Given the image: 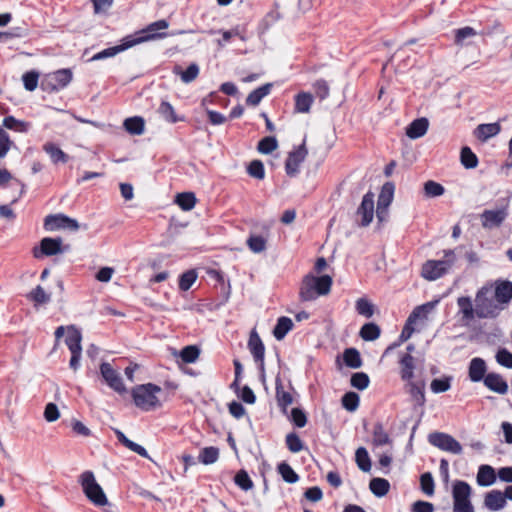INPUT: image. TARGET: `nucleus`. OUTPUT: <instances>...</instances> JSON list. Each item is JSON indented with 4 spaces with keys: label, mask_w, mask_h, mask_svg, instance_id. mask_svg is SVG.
I'll return each mask as SVG.
<instances>
[{
    "label": "nucleus",
    "mask_w": 512,
    "mask_h": 512,
    "mask_svg": "<svg viewBox=\"0 0 512 512\" xmlns=\"http://www.w3.org/2000/svg\"><path fill=\"white\" fill-rule=\"evenodd\" d=\"M135 406L142 411H153L161 407L162 388L152 383L135 386L132 391Z\"/></svg>",
    "instance_id": "1"
},
{
    "label": "nucleus",
    "mask_w": 512,
    "mask_h": 512,
    "mask_svg": "<svg viewBox=\"0 0 512 512\" xmlns=\"http://www.w3.org/2000/svg\"><path fill=\"white\" fill-rule=\"evenodd\" d=\"M332 286V278L328 275H306L301 283L300 297L304 301L315 300L318 296L327 295Z\"/></svg>",
    "instance_id": "2"
},
{
    "label": "nucleus",
    "mask_w": 512,
    "mask_h": 512,
    "mask_svg": "<svg viewBox=\"0 0 512 512\" xmlns=\"http://www.w3.org/2000/svg\"><path fill=\"white\" fill-rule=\"evenodd\" d=\"M65 336V344L71 352L70 368L77 371L80 366V358L82 354L81 332L73 325L60 326L55 331L56 340Z\"/></svg>",
    "instance_id": "3"
},
{
    "label": "nucleus",
    "mask_w": 512,
    "mask_h": 512,
    "mask_svg": "<svg viewBox=\"0 0 512 512\" xmlns=\"http://www.w3.org/2000/svg\"><path fill=\"white\" fill-rule=\"evenodd\" d=\"M438 301L428 302L416 307L409 315L406 324L401 332L400 341H407L417 330L418 326L424 325L428 315L434 310Z\"/></svg>",
    "instance_id": "4"
},
{
    "label": "nucleus",
    "mask_w": 512,
    "mask_h": 512,
    "mask_svg": "<svg viewBox=\"0 0 512 512\" xmlns=\"http://www.w3.org/2000/svg\"><path fill=\"white\" fill-rule=\"evenodd\" d=\"M490 292L491 288L484 286L476 293L475 303L477 318H496L504 309V307L498 304L496 299H492L489 296Z\"/></svg>",
    "instance_id": "5"
},
{
    "label": "nucleus",
    "mask_w": 512,
    "mask_h": 512,
    "mask_svg": "<svg viewBox=\"0 0 512 512\" xmlns=\"http://www.w3.org/2000/svg\"><path fill=\"white\" fill-rule=\"evenodd\" d=\"M79 482L83 493L96 506H105L108 499L100 484L96 481L95 475L91 471L83 472L79 477Z\"/></svg>",
    "instance_id": "6"
},
{
    "label": "nucleus",
    "mask_w": 512,
    "mask_h": 512,
    "mask_svg": "<svg viewBox=\"0 0 512 512\" xmlns=\"http://www.w3.org/2000/svg\"><path fill=\"white\" fill-rule=\"evenodd\" d=\"M455 262V255L453 251L445 252V259L443 260H428L426 261L421 270V275L424 279L429 281L437 280L448 272Z\"/></svg>",
    "instance_id": "7"
},
{
    "label": "nucleus",
    "mask_w": 512,
    "mask_h": 512,
    "mask_svg": "<svg viewBox=\"0 0 512 512\" xmlns=\"http://www.w3.org/2000/svg\"><path fill=\"white\" fill-rule=\"evenodd\" d=\"M454 512H474L470 501L471 487L464 481H455L452 488Z\"/></svg>",
    "instance_id": "8"
},
{
    "label": "nucleus",
    "mask_w": 512,
    "mask_h": 512,
    "mask_svg": "<svg viewBox=\"0 0 512 512\" xmlns=\"http://www.w3.org/2000/svg\"><path fill=\"white\" fill-rule=\"evenodd\" d=\"M156 35H149V36H140V37H132L128 36L122 40V43L120 45L110 47L107 49H104L95 55L92 56L90 59L91 61H99L106 58L114 57L118 53L123 52L129 48H132L138 44L149 42L150 39L155 38Z\"/></svg>",
    "instance_id": "9"
},
{
    "label": "nucleus",
    "mask_w": 512,
    "mask_h": 512,
    "mask_svg": "<svg viewBox=\"0 0 512 512\" xmlns=\"http://www.w3.org/2000/svg\"><path fill=\"white\" fill-rule=\"evenodd\" d=\"M69 250V245H64L61 238L45 237L39 246L33 248V256L37 259L43 256H54Z\"/></svg>",
    "instance_id": "10"
},
{
    "label": "nucleus",
    "mask_w": 512,
    "mask_h": 512,
    "mask_svg": "<svg viewBox=\"0 0 512 512\" xmlns=\"http://www.w3.org/2000/svg\"><path fill=\"white\" fill-rule=\"evenodd\" d=\"M73 78L69 69H60L47 74L42 81V88L46 91H58L65 88Z\"/></svg>",
    "instance_id": "11"
},
{
    "label": "nucleus",
    "mask_w": 512,
    "mask_h": 512,
    "mask_svg": "<svg viewBox=\"0 0 512 512\" xmlns=\"http://www.w3.org/2000/svg\"><path fill=\"white\" fill-rule=\"evenodd\" d=\"M44 228L48 232L59 230L77 231L80 228L76 219L70 218L64 214L48 215L44 219Z\"/></svg>",
    "instance_id": "12"
},
{
    "label": "nucleus",
    "mask_w": 512,
    "mask_h": 512,
    "mask_svg": "<svg viewBox=\"0 0 512 512\" xmlns=\"http://www.w3.org/2000/svg\"><path fill=\"white\" fill-rule=\"evenodd\" d=\"M428 440L430 444L443 451L452 454H460L462 452L461 444L451 435L435 432L429 435Z\"/></svg>",
    "instance_id": "13"
},
{
    "label": "nucleus",
    "mask_w": 512,
    "mask_h": 512,
    "mask_svg": "<svg viewBox=\"0 0 512 512\" xmlns=\"http://www.w3.org/2000/svg\"><path fill=\"white\" fill-rule=\"evenodd\" d=\"M101 375L105 383L116 393L124 395L127 389L122 381L120 374L109 363H102L100 366Z\"/></svg>",
    "instance_id": "14"
},
{
    "label": "nucleus",
    "mask_w": 512,
    "mask_h": 512,
    "mask_svg": "<svg viewBox=\"0 0 512 512\" xmlns=\"http://www.w3.org/2000/svg\"><path fill=\"white\" fill-rule=\"evenodd\" d=\"M393 195L394 185L392 183L384 184L379 194L377 203V218L380 222L385 220L386 210L393 200Z\"/></svg>",
    "instance_id": "15"
},
{
    "label": "nucleus",
    "mask_w": 512,
    "mask_h": 512,
    "mask_svg": "<svg viewBox=\"0 0 512 512\" xmlns=\"http://www.w3.org/2000/svg\"><path fill=\"white\" fill-rule=\"evenodd\" d=\"M507 217V209H490L481 214L482 226L486 229L499 227Z\"/></svg>",
    "instance_id": "16"
},
{
    "label": "nucleus",
    "mask_w": 512,
    "mask_h": 512,
    "mask_svg": "<svg viewBox=\"0 0 512 512\" xmlns=\"http://www.w3.org/2000/svg\"><path fill=\"white\" fill-rule=\"evenodd\" d=\"M494 298L504 309L512 299V282L508 280H497L493 284Z\"/></svg>",
    "instance_id": "17"
},
{
    "label": "nucleus",
    "mask_w": 512,
    "mask_h": 512,
    "mask_svg": "<svg viewBox=\"0 0 512 512\" xmlns=\"http://www.w3.org/2000/svg\"><path fill=\"white\" fill-rule=\"evenodd\" d=\"M305 144L300 145L296 150L289 153L286 160L285 169L288 175L294 176L298 173L300 164L307 156Z\"/></svg>",
    "instance_id": "18"
},
{
    "label": "nucleus",
    "mask_w": 512,
    "mask_h": 512,
    "mask_svg": "<svg viewBox=\"0 0 512 512\" xmlns=\"http://www.w3.org/2000/svg\"><path fill=\"white\" fill-rule=\"evenodd\" d=\"M357 214L361 218L362 226H368L372 222L374 218V195L372 193L364 195Z\"/></svg>",
    "instance_id": "19"
},
{
    "label": "nucleus",
    "mask_w": 512,
    "mask_h": 512,
    "mask_svg": "<svg viewBox=\"0 0 512 512\" xmlns=\"http://www.w3.org/2000/svg\"><path fill=\"white\" fill-rule=\"evenodd\" d=\"M501 132V125L498 122L479 124L473 130V136L480 142L484 143L489 139L497 136Z\"/></svg>",
    "instance_id": "20"
},
{
    "label": "nucleus",
    "mask_w": 512,
    "mask_h": 512,
    "mask_svg": "<svg viewBox=\"0 0 512 512\" xmlns=\"http://www.w3.org/2000/svg\"><path fill=\"white\" fill-rule=\"evenodd\" d=\"M168 27L169 23L166 20H158L149 24L145 29L139 31L135 37L156 35L155 38H152L149 41L163 39L166 38L168 34L165 32H161V30H166Z\"/></svg>",
    "instance_id": "21"
},
{
    "label": "nucleus",
    "mask_w": 512,
    "mask_h": 512,
    "mask_svg": "<svg viewBox=\"0 0 512 512\" xmlns=\"http://www.w3.org/2000/svg\"><path fill=\"white\" fill-rule=\"evenodd\" d=\"M507 504L504 493L499 490L488 492L484 498V505L490 511L502 510Z\"/></svg>",
    "instance_id": "22"
},
{
    "label": "nucleus",
    "mask_w": 512,
    "mask_h": 512,
    "mask_svg": "<svg viewBox=\"0 0 512 512\" xmlns=\"http://www.w3.org/2000/svg\"><path fill=\"white\" fill-rule=\"evenodd\" d=\"M485 386L498 394L504 395L508 391V384L503 377L496 373H489L484 378Z\"/></svg>",
    "instance_id": "23"
},
{
    "label": "nucleus",
    "mask_w": 512,
    "mask_h": 512,
    "mask_svg": "<svg viewBox=\"0 0 512 512\" xmlns=\"http://www.w3.org/2000/svg\"><path fill=\"white\" fill-rule=\"evenodd\" d=\"M2 127L19 134H26L31 130L32 124L28 121L17 119L14 116L9 115L3 119Z\"/></svg>",
    "instance_id": "24"
},
{
    "label": "nucleus",
    "mask_w": 512,
    "mask_h": 512,
    "mask_svg": "<svg viewBox=\"0 0 512 512\" xmlns=\"http://www.w3.org/2000/svg\"><path fill=\"white\" fill-rule=\"evenodd\" d=\"M424 386L423 382H415L414 380L405 382L406 391L418 406H423L425 403Z\"/></svg>",
    "instance_id": "25"
},
{
    "label": "nucleus",
    "mask_w": 512,
    "mask_h": 512,
    "mask_svg": "<svg viewBox=\"0 0 512 512\" xmlns=\"http://www.w3.org/2000/svg\"><path fill=\"white\" fill-rule=\"evenodd\" d=\"M415 362L411 354H405L400 359V376L404 382L414 379Z\"/></svg>",
    "instance_id": "26"
},
{
    "label": "nucleus",
    "mask_w": 512,
    "mask_h": 512,
    "mask_svg": "<svg viewBox=\"0 0 512 512\" xmlns=\"http://www.w3.org/2000/svg\"><path fill=\"white\" fill-rule=\"evenodd\" d=\"M429 122L426 118L414 120L406 129V135L410 139H417L424 136L428 130Z\"/></svg>",
    "instance_id": "27"
},
{
    "label": "nucleus",
    "mask_w": 512,
    "mask_h": 512,
    "mask_svg": "<svg viewBox=\"0 0 512 512\" xmlns=\"http://www.w3.org/2000/svg\"><path fill=\"white\" fill-rule=\"evenodd\" d=\"M43 150L50 157L51 161L54 164H58V163L64 164L69 159L68 155L53 142H46L43 145Z\"/></svg>",
    "instance_id": "28"
},
{
    "label": "nucleus",
    "mask_w": 512,
    "mask_h": 512,
    "mask_svg": "<svg viewBox=\"0 0 512 512\" xmlns=\"http://www.w3.org/2000/svg\"><path fill=\"white\" fill-rule=\"evenodd\" d=\"M457 304L463 321L470 322L476 317V307H473L471 298L464 296L459 297Z\"/></svg>",
    "instance_id": "29"
},
{
    "label": "nucleus",
    "mask_w": 512,
    "mask_h": 512,
    "mask_svg": "<svg viewBox=\"0 0 512 512\" xmlns=\"http://www.w3.org/2000/svg\"><path fill=\"white\" fill-rule=\"evenodd\" d=\"M476 479L479 486H491L496 481L495 470L489 465H481L479 467Z\"/></svg>",
    "instance_id": "30"
},
{
    "label": "nucleus",
    "mask_w": 512,
    "mask_h": 512,
    "mask_svg": "<svg viewBox=\"0 0 512 512\" xmlns=\"http://www.w3.org/2000/svg\"><path fill=\"white\" fill-rule=\"evenodd\" d=\"M486 373L485 361L481 358H473L469 365V378L472 382H479Z\"/></svg>",
    "instance_id": "31"
},
{
    "label": "nucleus",
    "mask_w": 512,
    "mask_h": 512,
    "mask_svg": "<svg viewBox=\"0 0 512 512\" xmlns=\"http://www.w3.org/2000/svg\"><path fill=\"white\" fill-rule=\"evenodd\" d=\"M248 346L254 359L262 362L264 359L265 348L259 335L255 331H252L250 334Z\"/></svg>",
    "instance_id": "32"
},
{
    "label": "nucleus",
    "mask_w": 512,
    "mask_h": 512,
    "mask_svg": "<svg viewBox=\"0 0 512 512\" xmlns=\"http://www.w3.org/2000/svg\"><path fill=\"white\" fill-rule=\"evenodd\" d=\"M115 434L117 436V439L130 451L144 457L149 458V454L147 450L141 446L140 444L130 440L125 436V434L120 430H115Z\"/></svg>",
    "instance_id": "33"
},
{
    "label": "nucleus",
    "mask_w": 512,
    "mask_h": 512,
    "mask_svg": "<svg viewBox=\"0 0 512 512\" xmlns=\"http://www.w3.org/2000/svg\"><path fill=\"white\" fill-rule=\"evenodd\" d=\"M174 202L183 210L191 211L197 202L196 196L192 192H182L175 196Z\"/></svg>",
    "instance_id": "34"
},
{
    "label": "nucleus",
    "mask_w": 512,
    "mask_h": 512,
    "mask_svg": "<svg viewBox=\"0 0 512 512\" xmlns=\"http://www.w3.org/2000/svg\"><path fill=\"white\" fill-rule=\"evenodd\" d=\"M313 96L307 92H301L295 97V111L297 113H308L313 104Z\"/></svg>",
    "instance_id": "35"
},
{
    "label": "nucleus",
    "mask_w": 512,
    "mask_h": 512,
    "mask_svg": "<svg viewBox=\"0 0 512 512\" xmlns=\"http://www.w3.org/2000/svg\"><path fill=\"white\" fill-rule=\"evenodd\" d=\"M219 449L214 446L205 447L199 452L198 460L204 465H212L219 459Z\"/></svg>",
    "instance_id": "36"
},
{
    "label": "nucleus",
    "mask_w": 512,
    "mask_h": 512,
    "mask_svg": "<svg viewBox=\"0 0 512 512\" xmlns=\"http://www.w3.org/2000/svg\"><path fill=\"white\" fill-rule=\"evenodd\" d=\"M369 489L376 497H383L389 492L390 483L384 478H373L369 483Z\"/></svg>",
    "instance_id": "37"
},
{
    "label": "nucleus",
    "mask_w": 512,
    "mask_h": 512,
    "mask_svg": "<svg viewBox=\"0 0 512 512\" xmlns=\"http://www.w3.org/2000/svg\"><path fill=\"white\" fill-rule=\"evenodd\" d=\"M292 328L293 321L290 318L280 317L274 327L273 335L277 340H282Z\"/></svg>",
    "instance_id": "38"
},
{
    "label": "nucleus",
    "mask_w": 512,
    "mask_h": 512,
    "mask_svg": "<svg viewBox=\"0 0 512 512\" xmlns=\"http://www.w3.org/2000/svg\"><path fill=\"white\" fill-rule=\"evenodd\" d=\"M123 125L130 134L141 135L144 132L145 122L142 117L135 116L127 118Z\"/></svg>",
    "instance_id": "39"
},
{
    "label": "nucleus",
    "mask_w": 512,
    "mask_h": 512,
    "mask_svg": "<svg viewBox=\"0 0 512 512\" xmlns=\"http://www.w3.org/2000/svg\"><path fill=\"white\" fill-rule=\"evenodd\" d=\"M272 84L267 83L252 91L246 99V103L251 106L258 105L261 100L270 93Z\"/></svg>",
    "instance_id": "40"
},
{
    "label": "nucleus",
    "mask_w": 512,
    "mask_h": 512,
    "mask_svg": "<svg viewBox=\"0 0 512 512\" xmlns=\"http://www.w3.org/2000/svg\"><path fill=\"white\" fill-rule=\"evenodd\" d=\"M157 112L161 115V117L170 123H176L182 120L176 115L174 107L167 101L161 102Z\"/></svg>",
    "instance_id": "41"
},
{
    "label": "nucleus",
    "mask_w": 512,
    "mask_h": 512,
    "mask_svg": "<svg viewBox=\"0 0 512 512\" xmlns=\"http://www.w3.org/2000/svg\"><path fill=\"white\" fill-rule=\"evenodd\" d=\"M343 360L348 367L353 369H357L362 366L360 354L355 348L346 349L343 353Z\"/></svg>",
    "instance_id": "42"
},
{
    "label": "nucleus",
    "mask_w": 512,
    "mask_h": 512,
    "mask_svg": "<svg viewBox=\"0 0 512 512\" xmlns=\"http://www.w3.org/2000/svg\"><path fill=\"white\" fill-rule=\"evenodd\" d=\"M355 461L359 469L363 472H369L371 470V460L364 447H360L356 450Z\"/></svg>",
    "instance_id": "43"
},
{
    "label": "nucleus",
    "mask_w": 512,
    "mask_h": 512,
    "mask_svg": "<svg viewBox=\"0 0 512 512\" xmlns=\"http://www.w3.org/2000/svg\"><path fill=\"white\" fill-rule=\"evenodd\" d=\"M175 73L178 74L184 83H191L199 75V67L197 64H191L185 71H182L179 67L175 68Z\"/></svg>",
    "instance_id": "44"
},
{
    "label": "nucleus",
    "mask_w": 512,
    "mask_h": 512,
    "mask_svg": "<svg viewBox=\"0 0 512 512\" xmlns=\"http://www.w3.org/2000/svg\"><path fill=\"white\" fill-rule=\"evenodd\" d=\"M355 308L360 315L366 318L372 317L375 312L374 304L366 298L357 299L355 303Z\"/></svg>",
    "instance_id": "45"
},
{
    "label": "nucleus",
    "mask_w": 512,
    "mask_h": 512,
    "mask_svg": "<svg viewBox=\"0 0 512 512\" xmlns=\"http://www.w3.org/2000/svg\"><path fill=\"white\" fill-rule=\"evenodd\" d=\"M462 165L467 169H473L478 165V158L469 147H463L460 153Z\"/></svg>",
    "instance_id": "46"
},
{
    "label": "nucleus",
    "mask_w": 512,
    "mask_h": 512,
    "mask_svg": "<svg viewBox=\"0 0 512 512\" xmlns=\"http://www.w3.org/2000/svg\"><path fill=\"white\" fill-rule=\"evenodd\" d=\"M200 355V350L197 346L189 345L184 347L179 352V357L184 363H194Z\"/></svg>",
    "instance_id": "47"
},
{
    "label": "nucleus",
    "mask_w": 512,
    "mask_h": 512,
    "mask_svg": "<svg viewBox=\"0 0 512 512\" xmlns=\"http://www.w3.org/2000/svg\"><path fill=\"white\" fill-rule=\"evenodd\" d=\"M39 77H40V74L35 70H31V71L24 73L22 75V81H23L24 88L30 92L36 90V88L38 86Z\"/></svg>",
    "instance_id": "48"
},
{
    "label": "nucleus",
    "mask_w": 512,
    "mask_h": 512,
    "mask_svg": "<svg viewBox=\"0 0 512 512\" xmlns=\"http://www.w3.org/2000/svg\"><path fill=\"white\" fill-rule=\"evenodd\" d=\"M372 443L374 447L390 444V438L381 425H377L373 431Z\"/></svg>",
    "instance_id": "49"
},
{
    "label": "nucleus",
    "mask_w": 512,
    "mask_h": 512,
    "mask_svg": "<svg viewBox=\"0 0 512 512\" xmlns=\"http://www.w3.org/2000/svg\"><path fill=\"white\" fill-rule=\"evenodd\" d=\"M234 482L240 489L244 491H249L254 486L253 481L245 470H240L236 473Z\"/></svg>",
    "instance_id": "50"
},
{
    "label": "nucleus",
    "mask_w": 512,
    "mask_h": 512,
    "mask_svg": "<svg viewBox=\"0 0 512 512\" xmlns=\"http://www.w3.org/2000/svg\"><path fill=\"white\" fill-rule=\"evenodd\" d=\"M379 335L380 328L374 323H367L360 330V336L366 341L376 340Z\"/></svg>",
    "instance_id": "51"
},
{
    "label": "nucleus",
    "mask_w": 512,
    "mask_h": 512,
    "mask_svg": "<svg viewBox=\"0 0 512 512\" xmlns=\"http://www.w3.org/2000/svg\"><path fill=\"white\" fill-rule=\"evenodd\" d=\"M197 273L195 270H188L184 272L179 279V288L182 291H187L191 288V286L195 283L197 280Z\"/></svg>",
    "instance_id": "52"
},
{
    "label": "nucleus",
    "mask_w": 512,
    "mask_h": 512,
    "mask_svg": "<svg viewBox=\"0 0 512 512\" xmlns=\"http://www.w3.org/2000/svg\"><path fill=\"white\" fill-rule=\"evenodd\" d=\"M276 397L278 405L282 408V410L285 412L287 407L292 404L293 397L292 395L285 391L283 387L277 386L276 388Z\"/></svg>",
    "instance_id": "53"
},
{
    "label": "nucleus",
    "mask_w": 512,
    "mask_h": 512,
    "mask_svg": "<svg viewBox=\"0 0 512 512\" xmlns=\"http://www.w3.org/2000/svg\"><path fill=\"white\" fill-rule=\"evenodd\" d=\"M12 146L13 141L9 134L0 126V159L8 154Z\"/></svg>",
    "instance_id": "54"
},
{
    "label": "nucleus",
    "mask_w": 512,
    "mask_h": 512,
    "mask_svg": "<svg viewBox=\"0 0 512 512\" xmlns=\"http://www.w3.org/2000/svg\"><path fill=\"white\" fill-rule=\"evenodd\" d=\"M247 245L254 253H261L266 249V240L259 235L250 236Z\"/></svg>",
    "instance_id": "55"
},
{
    "label": "nucleus",
    "mask_w": 512,
    "mask_h": 512,
    "mask_svg": "<svg viewBox=\"0 0 512 512\" xmlns=\"http://www.w3.org/2000/svg\"><path fill=\"white\" fill-rule=\"evenodd\" d=\"M451 378L445 377V378H437L433 379L431 381L430 387L433 393H442L446 392L451 387Z\"/></svg>",
    "instance_id": "56"
},
{
    "label": "nucleus",
    "mask_w": 512,
    "mask_h": 512,
    "mask_svg": "<svg viewBox=\"0 0 512 512\" xmlns=\"http://www.w3.org/2000/svg\"><path fill=\"white\" fill-rule=\"evenodd\" d=\"M342 405L346 410H348L350 412L355 411L359 405L358 394H356L354 392L346 393L342 398Z\"/></svg>",
    "instance_id": "57"
},
{
    "label": "nucleus",
    "mask_w": 512,
    "mask_h": 512,
    "mask_svg": "<svg viewBox=\"0 0 512 512\" xmlns=\"http://www.w3.org/2000/svg\"><path fill=\"white\" fill-rule=\"evenodd\" d=\"M278 142L274 137H265L258 144V150L260 153L269 154L276 150Z\"/></svg>",
    "instance_id": "58"
},
{
    "label": "nucleus",
    "mask_w": 512,
    "mask_h": 512,
    "mask_svg": "<svg viewBox=\"0 0 512 512\" xmlns=\"http://www.w3.org/2000/svg\"><path fill=\"white\" fill-rule=\"evenodd\" d=\"M369 377L366 373L358 372L354 373L351 377V385L359 390H364L369 385Z\"/></svg>",
    "instance_id": "59"
},
{
    "label": "nucleus",
    "mask_w": 512,
    "mask_h": 512,
    "mask_svg": "<svg viewBox=\"0 0 512 512\" xmlns=\"http://www.w3.org/2000/svg\"><path fill=\"white\" fill-rule=\"evenodd\" d=\"M278 471L282 478L288 483H295L298 480V475L294 472V470L287 464L281 463L278 466Z\"/></svg>",
    "instance_id": "60"
},
{
    "label": "nucleus",
    "mask_w": 512,
    "mask_h": 512,
    "mask_svg": "<svg viewBox=\"0 0 512 512\" xmlns=\"http://www.w3.org/2000/svg\"><path fill=\"white\" fill-rule=\"evenodd\" d=\"M424 191L428 197H438L443 195L444 187L437 182L427 181L424 184Z\"/></svg>",
    "instance_id": "61"
},
{
    "label": "nucleus",
    "mask_w": 512,
    "mask_h": 512,
    "mask_svg": "<svg viewBox=\"0 0 512 512\" xmlns=\"http://www.w3.org/2000/svg\"><path fill=\"white\" fill-rule=\"evenodd\" d=\"M44 418L47 422L52 423L60 418V411L55 403H48L44 409Z\"/></svg>",
    "instance_id": "62"
},
{
    "label": "nucleus",
    "mask_w": 512,
    "mask_h": 512,
    "mask_svg": "<svg viewBox=\"0 0 512 512\" xmlns=\"http://www.w3.org/2000/svg\"><path fill=\"white\" fill-rule=\"evenodd\" d=\"M248 173L250 176L257 178V179H263L265 176V170L264 165L259 160L252 161L248 166Z\"/></svg>",
    "instance_id": "63"
},
{
    "label": "nucleus",
    "mask_w": 512,
    "mask_h": 512,
    "mask_svg": "<svg viewBox=\"0 0 512 512\" xmlns=\"http://www.w3.org/2000/svg\"><path fill=\"white\" fill-rule=\"evenodd\" d=\"M496 361L501 366H504L506 368L512 369V353H510L506 349H500L496 353Z\"/></svg>",
    "instance_id": "64"
}]
</instances>
